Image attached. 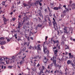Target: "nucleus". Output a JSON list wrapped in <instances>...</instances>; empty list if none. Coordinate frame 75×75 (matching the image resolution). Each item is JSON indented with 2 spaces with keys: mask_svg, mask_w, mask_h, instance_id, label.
Here are the masks:
<instances>
[{
  "mask_svg": "<svg viewBox=\"0 0 75 75\" xmlns=\"http://www.w3.org/2000/svg\"><path fill=\"white\" fill-rule=\"evenodd\" d=\"M67 49H69V48L68 46L66 45H65V50H67Z\"/></svg>",
  "mask_w": 75,
  "mask_h": 75,
  "instance_id": "obj_18",
  "label": "nucleus"
},
{
  "mask_svg": "<svg viewBox=\"0 0 75 75\" xmlns=\"http://www.w3.org/2000/svg\"><path fill=\"white\" fill-rule=\"evenodd\" d=\"M71 65L72 66H73V67H75V64L73 63H71Z\"/></svg>",
  "mask_w": 75,
  "mask_h": 75,
  "instance_id": "obj_47",
  "label": "nucleus"
},
{
  "mask_svg": "<svg viewBox=\"0 0 75 75\" xmlns=\"http://www.w3.org/2000/svg\"><path fill=\"white\" fill-rule=\"evenodd\" d=\"M65 14H64L63 13L61 14V17L62 18H64V16H65Z\"/></svg>",
  "mask_w": 75,
  "mask_h": 75,
  "instance_id": "obj_15",
  "label": "nucleus"
},
{
  "mask_svg": "<svg viewBox=\"0 0 75 75\" xmlns=\"http://www.w3.org/2000/svg\"><path fill=\"white\" fill-rule=\"evenodd\" d=\"M66 13V10H64L63 12H62V13L64 14H65Z\"/></svg>",
  "mask_w": 75,
  "mask_h": 75,
  "instance_id": "obj_31",
  "label": "nucleus"
},
{
  "mask_svg": "<svg viewBox=\"0 0 75 75\" xmlns=\"http://www.w3.org/2000/svg\"><path fill=\"white\" fill-rule=\"evenodd\" d=\"M21 52H22V51H21L19 52L18 55H20V54H21Z\"/></svg>",
  "mask_w": 75,
  "mask_h": 75,
  "instance_id": "obj_46",
  "label": "nucleus"
},
{
  "mask_svg": "<svg viewBox=\"0 0 75 75\" xmlns=\"http://www.w3.org/2000/svg\"><path fill=\"white\" fill-rule=\"evenodd\" d=\"M40 2V1H36L35 2V5L36 6V4H38V3Z\"/></svg>",
  "mask_w": 75,
  "mask_h": 75,
  "instance_id": "obj_13",
  "label": "nucleus"
},
{
  "mask_svg": "<svg viewBox=\"0 0 75 75\" xmlns=\"http://www.w3.org/2000/svg\"><path fill=\"white\" fill-rule=\"evenodd\" d=\"M23 21L22 24H23L24 23H25V21H28V18L27 17H25L23 18Z\"/></svg>",
  "mask_w": 75,
  "mask_h": 75,
  "instance_id": "obj_1",
  "label": "nucleus"
},
{
  "mask_svg": "<svg viewBox=\"0 0 75 75\" xmlns=\"http://www.w3.org/2000/svg\"><path fill=\"white\" fill-rule=\"evenodd\" d=\"M40 45H38L37 46L38 49L37 50H39V51H41V48H40Z\"/></svg>",
  "mask_w": 75,
  "mask_h": 75,
  "instance_id": "obj_8",
  "label": "nucleus"
},
{
  "mask_svg": "<svg viewBox=\"0 0 75 75\" xmlns=\"http://www.w3.org/2000/svg\"><path fill=\"white\" fill-rule=\"evenodd\" d=\"M48 38V36H46L45 38V40L46 41L47 40V38Z\"/></svg>",
  "mask_w": 75,
  "mask_h": 75,
  "instance_id": "obj_55",
  "label": "nucleus"
},
{
  "mask_svg": "<svg viewBox=\"0 0 75 75\" xmlns=\"http://www.w3.org/2000/svg\"><path fill=\"white\" fill-rule=\"evenodd\" d=\"M53 22H55V19L54 18H53Z\"/></svg>",
  "mask_w": 75,
  "mask_h": 75,
  "instance_id": "obj_53",
  "label": "nucleus"
},
{
  "mask_svg": "<svg viewBox=\"0 0 75 75\" xmlns=\"http://www.w3.org/2000/svg\"><path fill=\"white\" fill-rule=\"evenodd\" d=\"M64 34H69V31H67V30L65 31H64Z\"/></svg>",
  "mask_w": 75,
  "mask_h": 75,
  "instance_id": "obj_9",
  "label": "nucleus"
},
{
  "mask_svg": "<svg viewBox=\"0 0 75 75\" xmlns=\"http://www.w3.org/2000/svg\"><path fill=\"white\" fill-rule=\"evenodd\" d=\"M56 48H57V47L56 46L54 47H53V50L54 49L55 50V49H56Z\"/></svg>",
  "mask_w": 75,
  "mask_h": 75,
  "instance_id": "obj_50",
  "label": "nucleus"
},
{
  "mask_svg": "<svg viewBox=\"0 0 75 75\" xmlns=\"http://www.w3.org/2000/svg\"><path fill=\"white\" fill-rule=\"evenodd\" d=\"M43 22L44 23H46L47 22V20H46V18H45L44 21H43Z\"/></svg>",
  "mask_w": 75,
  "mask_h": 75,
  "instance_id": "obj_34",
  "label": "nucleus"
},
{
  "mask_svg": "<svg viewBox=\"0 0 75 75\" xmlns=\"http://www.w3.org/2000/svg\"><path fill=\"white\" fill-rule=\"evenodd\" d=\"M53 62L54 64V65L55 67H57V64L56 63V62H57L56 60H55V59H54V57H53Z\"/></svg>",
  "mask_w": 75,
  "mask_h": 75,
  "instance_id": "obj_2",
  "label": "nucleus"
},
{
  "mask_svg": "<svg viewBox=\"0 0 75 75\" xmlns=\"http://www.w3.org/2000/svg\"><path fill=\"white\" fill-rule=\"evenodd\" d=\"M53 9H54V10H58V8L57 7H54V8H53Z\"/></svg>",
  "mask_w": 75,
  "mask_h": 75,
  "instance_id": "obj_19",
  "label": "nucleus"
},
{
  "mask_svg": "<svg viewBox=\"0 0 75 75\" xmlns=\"http://www.w3.org/2000/svg\"><path fill=\"white\" fill-rule=\"evenodd\" d=\"M72 8H73V9H75V6L72 7Z\"/></svg>",
  "mask_w": 75,
  "mask_h": 75,
  "instance_id": "obj_63",
  "label": "nucleus"
},
{
  "mask_svg": "<svg viewBox=\"0 0 75 75\" xmlns=\"http://www.w3.org/2000/svg\"><path fill=\"white\" fill-rule=\"evenodd\" d=\"M6 43V42L5 41H0V44L1 45L5 44Z\"/></svg>",
  "mask_w": 75,
  "mask_h": 75,
  "instance_id": "obj_4",
  "label": "nucleus"
},
{
  "mask_svg": "<svg viewBox=\"0 0 75 75\" xmlns=\"http://www.w3.org/2000/svg\"><path fill=\"white\" fill-rule=\"evenodd\" d=\"M0 40H4L5 38L4 37H2L0 38Z\"/></svg>",
  "mask_w": 75,
  "mask_h": 75,
  "instance_id": "obj_25",
  "label": "nucleus"
},
{
  "mask_svg": "<svg viewBox=\"0 0 75 75\" xmlns=\"http://www.w3.org/2000/svg\"><path fill=\"white\" fill-rule=\"evenodd\" d=\"M62 37L63 39H65V38H67V37H65L64 34L62 36Z\"/></svg>",
  "mask_w": 75,
  "mask_h": 75,
  "instance_id": "obj_17",
  "label": "nucleus"
},
{
  "mask_svg": "<svg viewBox=\"0 0 75 75\" xmlns=\"http://www.w3.org/2000/svg\"><path fill=\"white\" fill-rule=\"evenodd\" d=\"M17 33L15 34L14 35V37H17Z\"/></svg>",
  "mask_w": 75,
  "mask_h": 75,
  "instance_id": "obj_57",
  "label": "nucleus"
},
{
  "mask_svg": "<svg viewBox=\"0 0 75 75\" xmlns=\"http://www.w3.org/2000/svg\"><path fill=\"white\" fill-rule=\"evenodd\" d=\"M47 9H45V12H47Z\"/></svg>",
  "mask_w": 75,
  "mask_h": 75,
  "instance_id": "obj_61",
  "label": "nucleus"
},
{
  "mask_svg": "<svg viewBox=\"0 0 75 75\" xmlns=\"http://www.w3.org/2000/svg\"><path fill=\"white\" fill-rule=\"evenodd\" d=\"M69 57H70V58H73V57H74V56L72 55H71V56H69Z\"/></svg>",
  "mask_w": 75,
  "mask_h": 75,
  "instance_id": "obj_43",
  "label": "nucleus"
},
{
  "mask_svg": "<svg viewBox=\"0 0 75 75\" xmlns=\"http://www.w3.org/2000/svg\"><path fill=\"white\" fill-rule=\"evenodd\" d=\"M42 24H40H40H38V27H42Z\"/></svg>",
  "mask_w": 75,
  "mask_h": 75,
  "instance_id": "obj_28",
  "label": "nucleus"
},
{
  "mask_svg": "<svg viewBox=\"0 0 75 75\" xmlns=\"http://www.w3.org/2000/svg\"><path fill=\"white\" fill-rule=\"evenodd\" d=\"M41 1H40L39 2V5L40 6H42V4L41 3Z\"/></svg>",
  "mask_w": 75,
  "mask_h": 75,
  "instance_id": "obj_39",
  "label": "nucleus"
},
{
  "mask_svg": "<svg viewBox=\"0 0 75 75\" xmlns=\"http://www.w3.org/2000/svg\"><path fill=\"white\" fill-rule=\"evenodd\" d=\"M72 5L73 6H75V4L74 3H73L72 4Z\"/></svg>",
  "mask_w": 75,
  "mask_h": 75,
  "instance_id": "obj_64",
  "label": "nucleus"
},
{
  "mask_svg": "<svg viewBox=\"0 0 75 75\" xmlns=\"http://www.w3.org/2000/svg\"><path fill=\"white\" fill-rule=\"evenodd\" d=\"M37 58V59H40V57H39V56L38 55L36 56Z\"/></svg>",
  "mask_w": 75,
  "mask_h": 75,
  "instance_id": "obj_26",
  "label": "nucleus"
},
{
  "mask_svg": "<svg viewBox=\"0 0 75 75\" xmlns=\"http://www.w3.org/2000/svg\"><path fill=\"white\" fill-rule=\"evenodd\" d=\"M1 48L2 49H4V46H2L1 47Z\"/></svg>",
  "mask_w": 75,
  "mask_h": 75,
  "instance_id": "obj_60",
  "label": "nucleus"
},
{
  "mask_svg": "<svg viewBox=\"0 0 75 75\" xmlns=\"http://www.w3.org/2000/svg\"><path fill=\"white\" fill-rule=\"evenodd\" d=\"M54 28L55 29V30H57L58 29V27L57 25L54 26Z\"/></svg>",
  "mask_w": 75,
  "mask_h": 75,
  "instance_id": "obj_23",
  "label": "nucleus"
},
{
  "mask_svg": "<svg viewBox=\"0 0 75 75\" xmlns=\"http://www.w3.org/2000/svg\"><path fill=\"white\" fill-rule=\"evenodd\" d=\"M12 58L13 59H14V58H15V57H14V56H13L12 57Z\"/></svg>",
  "mask_w": 75,
  "mask_h": 75,
  "instance_id": "obj_58",
  "label": "nucleus"
},
{
  "mask_svg": "<svg viewBox=\"0 0 75 75\" xmlns=\"http://www.w3.org/2000/svg\"><path fill=\"white\" fill-rule=\"evenodd\" d=\"M53 25L54 27L56 25H57V23L55 22H53Z\"/></svg>",
  "mask_w": 75,
  "mask_h": 75,
  "instance_id": "obj_24",
  "label": "nucleus"
},
{
  "mask_svg": "<svg viewBox=\"0 0 75 75\" xmlns=\"http://www.w3.org/2000/svg\"><path fill=\"white\" fill-rule=\"evenodd\" d=\"M42 69H45V67L44 66H42Z\"/></svg>",
  "mask_w": 75,
  "mask_h": 75,
  "instance_id": "obj_59",
  "label": "nucleus"
},
{
  "mask_svg": "<svg viewBox=\"0 0 75 75\" xmlns=\"http://www.w3.org/2000/svg\"><path fill=\"white\" fill-rule=\"evenodd\" d=\"M30 39L32 40H33V38L32 37H30Z\"/></svg>",
  "mask_w": 75,
  "mask_h": 75,
  "instance_id": "obj_56",
  "label": "nucleus"
},
{
  "mask_svg": "<svg viewBox=\"0 0 75 75\" xmlns=\"http://www.w3.org/2000/svg\"><path fill=\"white\" fill-rule=\"evenodd\" d=\"M26 25H30V22H29V21H28V22H27L26 23Z\"/></svg>",
  "mask_w": 75,
  "mask_h": 75,
  "instance_id": "obj_14",
  "label": "nucleus"
},
{
  "mask_svg": "<svg viewBox=\"0 0 75 75\" xmlns=\"http://www.w3.org/2000/svg\"><path fill=\"white\" fill-rule=\"evenodd\" d=\"M49 16H50V17L52 16V15L51 14V12H49Z\"/></svg>",
  "mask_w": 75,
  "mask_h": 75,
  "instance_id": "obj_38",
  "label": "nucleus"
},
{
  "mask_svg": "<svg viewBox=\"0 0 75 75\" xmlns=\"http://www.w3.org/2000/svg\"><path fill=\"white\" fill-rule=\"evenodd\" d=\"M39 66H40V65L38 63L37 66V67H39Z\"/></svg>",
  "mask_w": 75,
  "mask_h": 75,
  "instance_id": "obj_51",
  "label": "nucleus"
},
{
  "mask_svg": "<svg viewBox=\"0 0 75 75\" xmlns=\"http://www.w3.org/2000/svg\"><path fill=\"white\" fill-rule=\"evenodd\" d=\"M28 6V7H26V8H27V9L30 8L31 7V6H30V5H29L28 4V6Z\"/></svg>",
  "mask_w": 75,
  "mask_h": 75,
  "instance_id": "obj_30",
  "label": "nucleus"
},
{
  "mask_svg": "<svg viewBox=\"0 0 75 75\" xmlns=\"http://www.w3.org/2000/svg\"><path fill=\"white\" fill-rule=\"evenodd\" d=\"M28 5H30V6H33V2L30 1H28Z\"/></svg>",
  "mask_w": 75,
  "mask_h": 75,
  "instance_id": "obj_5",
  "label": "nucleus"
},
{
  "mask_svg": "<svg viewBox=\"0 0 75 75\" xmlns=\"http://www.w3.org/2000/svg\"><path fill=\"white\" fill-rule=\"evenodd\" d=\"M48 59L47 58V57H45V58L43 60V62L44 63H46L47 61H48Z\"/></svg>",
  "mask_w": 75,
  "mask_h": 75,
  "instance_id": "obj_3",
  "label": "nucleus"
},
{
  "mask_svg": "<svg viewBox=\"0 0 75 75\" xmlns=\"http://www.w3.org/2000/svg\"><path fill=\"white\" fill-rule=\"evenodd\" d=\"M39 15L40 16H41L42 14V13H41V10L39 9Z\"/></svg>",
  "mask_w": 75,
  "mask_h": 75,
  "instance_id": "obj_12",
  "label": "nucleus"
},
{
  "mask_svg": "<svg viewBox=\"0 0 75 75\" xmlns=\"http://www.w3.org/2000/svg\"><path fill=\"white\" fill-rule=\"evenodd\" d=\"M34 21L35 23H37V21H38V20L37 18H35L34 19Z\"/></svg>",
  "mask_w": 75,
  "mask_h": 75,
  "instance_id": "obj_20",
  "label": "nucleus"
},
{
  "mask_svg": "<svg viewBox=\"0 0 75 75\" xmlns=\"http://www.w3.org/2000/svg\"><path fill=\"white\" fill-rule=\"evenodd\" d=\"M22 16L21 15H20L18 16V17L19 18H21V17Z\"/></svg>",
  "mask_w": 75,
  "mask_h": 75,
  "instance_id": "obj_40",
  "label": "nucleus"
},
{
  "mask_svg": "<svg viewBox=\"0 0 75 75\" xmlns=\"http://www.w3.org/2000/svg\"><path fill=\"white\" fill-rule=\"evenodd\" d=\"M12 67V66H9L8 67V68H10V69H11V68H12V67Z\"/></svg>",
  "mask_w": 75,
  "mask_h": 75,
  "instance_id": "obj_52",
  "label": "nucleus"
},
{
  "mask_svg": "<svg viewBox=\"0 0 75 75\" xmlns=\"http://www.w3.org/2000/svg\"><path fill=\"white\" fill-rule=\"evenodd\" d=\"M46 72H48V73H49L50 71H48L47 69H46V71H45V73H46Z\"/></svg>",
  "mask_w": 75,
  "mask_h": 75,
  "instance_id": "obj_37",
  "label": "nucleus"
},
{
  "mask_svg": "<svg viewBox=\"0 0 75 75\" xmlns=\"http://www.w3.org/2000/svg\"><path fill=\"white\" fill-rule=\"evenodd\" d=\"M22 51L23 52H24L25 51V50H26V48L25 47H22Z\"/></svg>",
  "mask_w": 75,
  "mask_h": 75,
  "instance_id": "obj_7",
  "label": "nucleus"
},
{
  "mask_svg": "<svg viewBox=\"0 0 75 75\" xmlns=\"http://www.w3.org/2000/svg\"><path fill=\"white\" fill-rule=\"evenodd\" d=\"M31 46H30V47H29V49H31Z\"/></svg>",
  "mask_w": 75,
  "mask_h": 75,
  "instance_id": "obj_62",
  "label": "nucleus"
},
{
  "mask_svg": "<svg viewBox=\"0 0 75 75\" xmlns=\"http://www.w3.org/2000/svg\"><path fill=\"white\" fill-rule=\"evenodd\" d=\"M26 27V26L25 25H24L23 26V29H25Z\"/></svg>",
  "mask_w": 75,
  "mask_h": 75,
  "instance_id": "obj_48",
  "label": "nucleus"
},
{
  "mask_svg": "<svg viewBox=\"0 0 75 75\" xmlns=\"http://www.w3.org/2000/svg\"><path fill=\"white\" fill-rule=\"evenodd\" d=\"M46 52H47V55H48L49 54V51L47 50L46 51Z\"/></svg>",
  "mask_w": 75,
  "mask_h": 75,
  "instance_id": "obj_44",
  "label": "nucleus"
},
{
  "mask_svg": "<svg viewBox=\"0 0 75 75\" xmlns=\"http://www.w3.org/2000/svg\"><path fill=\"white\" fill-rule=\"evenodd\" d=\"M48 11L49 13H50V12H52V10H51L50 9H49V10Z\"/></svg>",
  "mask_w": 75,
  "mask_h": 75,
  "instance_id": "obj_49",
  "label": "nucleus"
},
{
  "mask_svg": "<svg viewBox=\"0 0 75 75\" xmlns=\"http://www.w3.org/2000/svg\"><path fill=\"white\" fill-rule=\"evenodd\" d=\"M28 41H30V37L28 36V38H27Z\"/></svg>",
  "mask_w": 75,
  "mask_h": 75,
  "instance_id": "obj_42",
  "label": "nucleus"
},
{
  "mask_svg": "<svg viewBox=\"0 0 75 75\" xmlns=\"http://www.w3.org/2000/svg\"><path fill=\"white\" fill-rule=\"evenodd\" d=\"M71 61L70 60H68L67 61V64L68 65H69V64H70L71 63Z\"/></svg>",
  "mask_w": 75,
  "mask_h": 75,
  "instance_id": "obj_10",
  "label": "nucleus"
},
{
  "mask_svg": "<svg viewBox=\"0 0 75 75\" xmlns=\"http://www.w3.org/2000/svg\"><path fill=\"white\" fill-rule=\"evenodd\" d=\"M7 41H8V42H10V39H7Z\"/></svg>",
  "mask_w": 75,
  "mask_h": 75,
  "instance_id": "obj_54",
  "label": "nucleus"
},
{
  "mask_svg": "<svg viewBox=\"0 0 75 75\" xmlns=\"http://www.w3.org/2000/svg\"><path fill=\"white\" fill-rule=\"evenodd\" d=\"M6 64H9V61L8 60L7 61V60H6Z\"/></svg>",
  "mask_w": 75,
  "mask_h": 75,
  "instance_id": "obj_32",
  "label": "nucleus"
},
{
  "mask_svg": "<svg viewBox=\"0 0 75 75\" xmlns=\"http://www.w3.org/2000/svg\"><path fill=\"white\" fill-rule=\"evenodd\" d=\"M64 28H63V29L64 31H67V27H64Z\"/></svg>",
  "mask_w": 75,
  "mask_h": 75,
  "instance_id": "obj_27",
  "label": "nucleus"
},
{
  "mask_svg": "<svg viewBox=\"0 0 75 75\" xmlns=\"http://www.w3.org/2000/svg\"><path fill=\"white\" fill-rule=\"evenodd\" d=\"M25 31H26V32H27L28 33L29 31H30V30L28 29V30L27 29H25Z\"/></svg>",
  "mask_w": 75,
  "mask_h": 75,
  "instance_id": "obj_33",
  "label": "nucleus"
},
{
  "mask_svg": "<svg viewBox=\"0 0 75 75\" xmlns=\"http://www.w3.org/2000/svg\"><path fill=\"white\" fill-rule=\"evenodd\" d=\"M3 20H4V22L5 23H6V22L7 21V20L6 19V18H4V19H3Z\"/></svg>",
  "mask_w": 75,
  "mask_h": 75,
  "instance_id": "obj_29",
  "label": "nucleus"
},
{
  "mask_svg": "<svg viewBox=\"0 0 75 75\" xmlns=\"http://www.w3.org/2000/svg\"><path fill=\"white\" fill-rule=\"evenodd\" d=\"M47 47L43 46V52H45V54L46 53V50H47Z\"/></svg>",
  "mask_w": 75,
  "mask_h": 75,
  "instance_id": "obj_6",
  "label": "nucleus"
},
{
  "mask_svg": "<svg viewBox=\"0 0 75 75\" xmlns=\"http://www.w3.org/2000/svg\"><path fill=\"white\" fill-rule=\"evenodd\" d=\"M2 2L3 3H4L2 5L4 6V5H5V3H6V1H3Z\"/></svg>",
  "mask_w": 75,
  "mask_h": 75,
  "instance_id": "obj_41",
  "label": "nucleus"
},
{
  "mask_svg": "<svg viewBox=\"0 0 75 75\" xmlns=\"http://www.w3.org/2000/svg\"><path fill=\"white\" fill-rule=\"evenodd\" d=\"M30 42H28V44H27V45L28 46H28H29V45H30Z\"/></svg>",
  "mask_w": 75,
  "mask_h": 75,
  "instance_id": "obj_45",
  "label": "nucleus"
},
{
  "mask_svg": "<svg viewBox=\"0 0 75 75\" xmlns=\"http://www.w3.org/2000/svg\"><path fill=\"white\" fill-rule=\"evenodd\" d=\"M53 41L54 44H55V43H56L57 44V43H59V41H58V40H56V41H54V40H53Z\"/></svg>",
  "mask_w": 75,
  "mask_h": 75,
  "instance_id": "obj_11",
  "label": "nucleus"
},
{
  "mask_svg": "<svg viewBox=\"0 0 75 75\" xmlns=\"http://www.w3.org/2000/svg\"><path fill=\"white\" fill-rule=\"evenodd\" d=\"M23 5L24 7H27L28 6V4L25 3H23Z\"/></svg>",
  "mask_w": 75,
  "mask_h": 75,
  "instance_id": "obj_16",
  "label": "nucleus"
},
{
  "mask_svg": "<svg viewBox=\"0 0 75 75\" xmlns=\"http://www.w3.org/2000/svg\"><path fill=\"white\" fill-rule=\"evenodd\" d=\"M58 49H57V50H55V51H54V53H57V52H58Z\"/></svg>",
  "mask_w": 75,
  "mask_h": 75,
  "instance_id": "obj_35",
  "label": "nucleus"
},
{
  "mask_svg": "<svg viewBox=\"0 0 75 75\" xmlns=\"http://www.w3.org/2000/svg\"><path fill=\"white\" fill-rule=\"evenodd\" d=\"M3 61L4 60H5V58L4 57H1L0 58V61Z\"/></svg>",
  "mask_w": 75,
  "mask_h": 75,
  "instance_id": "obj_21",
  "label": "nucleus"
},
{
  "mask_svg": "<svg viewBox=\"0 0 75 75\" xmlns=\"http://www.w3.org/2000/svg\"><path fill=\"white\" fill-rule=\"evenodd\" d=\"M29 13V11L28 12H27V11H26V13H24V16H25V14H28V13Z\"/></svg>",
  "mask_w": 75,
  "mask_h": 75,
  "instance_id": "obj_36",
  "label": "nucleus"
},
{
  "mask_svg": "<svg viewBox=\"0 0 75 75\" xmlns=\"http://www.w3.org/2000/svg\"><path fill=\"white\" fill-rule=\"evenodd\" d=\"M59 44H57L56 45V46L57 47V48H59V49H60V46H58Z\"/></svg>",
  "mask_w": 75,
  "mask_h": 75,
  "instance_id": "obj_22",
  "label": "nucleus"
}]
</instances>
